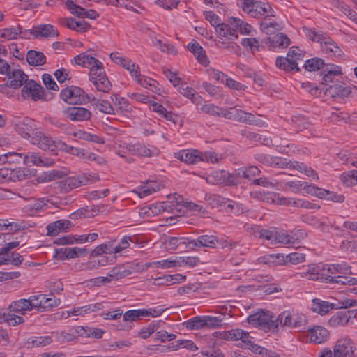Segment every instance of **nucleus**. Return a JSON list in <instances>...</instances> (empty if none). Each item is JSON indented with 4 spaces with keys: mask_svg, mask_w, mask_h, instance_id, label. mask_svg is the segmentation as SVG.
<instances>
[{
    "mask_svg": "<svg viewBox=\"0 0 357 357\" xmlns=\"http://www.w3.org/2000/svg\"><path fill=\"white\" fill-rule=\"evenodd\" d=\"M176 158L188 164H197L202 160V153L197 150H182L176 153Z\"/></svg>",
    "mask_w": 357,
    "mask_h": 357,
    "instance_id": "32",
    "label": "nucleus"
},
{
    "mask_svg": "<svg viewBox=\"0 0 357 357\" xmlns=\"http://www.w3.org/2000/svg\"><path fill=\"white\" fill-rule=\"evenodd\" d=\"M151 266H153L158 268H160L162 269H168L178 267V256L170 257L160 261L146 263L144 266H143L142 270H146L148 268Z\"/></svg>",
    "mask_w": 357,
    "mask_h": 357,
    "instance_id": "34",
    "label": "nucleus"
},
{
    "mask_svg": "<svg viewBox=\"0 0 357 357\" xmlns=\"http://www.w3.org/2000/svg\"><path fill=\"white\" fill-rule=\"evenodd\" d=\"M252 30V26L241 19L230 17L226 22H223L216 27L217 41L218 44H226L227 40L238 39V33L250 34Z\"/></svg>",
    "mask_w": 357,
    "mask_h": 357,
    "instance_id": "2",
    "label": "nucleus"
},
{
    "mask_svg": "<svg viewBox=\"0 0 357 357\" xmlns=\"http://www.w3.org/2000/svg\"><path fill=\"white\" fill-rule=\"evenodd\" d=\"M188 50L193 53L197 61L203 66H206L209 63V60L206 55L203 47L197 42L190 43L188 45Z\"/></svg>",
    "mask_w": 357,
    "mask_h": 357,
    "instance_id": "37",
    "label": "nucleus"
},
{
    "mask_svg": "<svg viewBox=\"0 0 357 357\" xmlns=\"http://www.w3.org/2000/svg\"><path fill=\"white\" fill-rule=\"evenodd\" d=\"M53 342L52 337L50 335L34 337L29 341V344L32 347H45Z\"/></svg>",
    "mask_w": 357,
    "mask_h": 357,
    "instance_id": "60",
    "label": "nucleus"
},
{
    "mask_svg": "<svg viewBox=\"0 0 357 357\" xmlns=\"http://www.w3.org/2000/svg\"><path fill=\"white\" fill-rule=\"evenodd\" d=\"M8 310L10 314H12L11 312H16L24 314L26 312L31 311V307L28 299H20L12 302L8 306Z\"/></svg>",
    "mask_w": 357,
    "mask_h": 357,
    "instance_id": "40",
    "label": "nucleus"
},
{
    "mask_svg": "<svg viewBox=\"0 0 357 357\" xmlns=\"http://www.w3.org/2000/svg\"><path fill=\"white\" fill-rule=\"evenodd\" d=\"M300 241V238L297 234L290 235L287 234V231L280 230L275 231V243L274 245L277 244H282L286 245H294L298 243Z\"/></svg>",
    "mask_w": 357,
    "mask_h": 357,
    "instance_id": "33",
    "label": "nucleus"
},
{
    "mask_svg": "<svg viewBox=\"0 0 357 357\" xmlns=\"http://www.w3.org/2000/svg\"><path fill=\"white\" fill-rule=\"evenodd\" d=\"M178 267L192 268L200 263V259L197 256H178Z\"/></svg>",
    "mask_w": 357,
    "mask_h": 357,
    "instance_id": "52",
    "label": "nucleus"
},
{
    "mask_svg": "<svg viewBox=\"0 0 357 357\" xmlns=\"http://www.w3.org/2000/svg\"><path fill=\"white\" fill-rule=\"evenodd\" d=\"M66 6L73 15H76L79 17L95 20L99 17V14L96 10H85L81 6L75 4L71 0L66 1Z\"/></svg>",
    "mask_w": 357,
    "mask_h": 357,
    "instance_id": "18",
    "label": "nucleus"
},
{
    "mask_svg": "<svg viewBox=\"0 0 357 357\" xmlns=\"http://www.w3.org/2000/svg\"><path fill=\"white\" fill-rule=\"evenodd\" d=\"M321 282L337 283L345 285H357V278L347 277L344 275L351 274V268L346 264H320Z\"/></svg>",
    "mask_w": 357,
    "mask_h": 357,
    "instance_id": "3",
    "label": "nucleus"
},
{
    "mask_svg": "<svg viewBox=\"0 0 357 357\" xmlns=\"http://www.w3.org/2000/svg\"><path fill=\"white\" fill-rule=\"evenodd\" d=\"M66 118L74 121H86L90 119L91 113L84 107H71L64 111Z\"/></svg>",
    "mask_w": 357,
    "mask_h": 357,
    "instance_id": "23",
    "label": "nucleus"
},
{
    "mask_svg": "<svg viewBox=\"0 0 357 357\" xmlns=\"http://www.w3.org/2000/svg\"><path fill=\"white\" fill-rule=\"evenodd\" d=\"M74 61L77 65L90 69L91 73L96 75L98 72H102V63L87 52L82 53L74 57Z\"/></svg>",
    "mask_w": 357,
    "mask_h": 357,
    "instance_id": "13",
    "label": "nucleus"
},
{
    "mask_svg": "<svg viewBox=\"0 0 357 357\" xmlns=\"http://www.w3.org/2000/svg\"><path fill=\"white\" fill-rule=\"evenodd\" d=\"M303 190L312 196L317 197L319 199H324V195L327 194V190L318 188L313 184L304 182Z\"/></svg>",
    "mask_w": 357,
    "mask_h": 357,
    "instance_id": "51",
    "label": "nucleus"
},
{
    "mask_svg": "<svg viewBox=\"0 0 357 357\" xmlns=\"http://www.w3.org/2000/svg\"><path fill=\"white\" fill-rule=\"evenodd\" d=\"M63 254L65 255V259H70L85 257L89 254V250L86 248H67L64 249Z\"/></svg>",
    "mask_w": 357,
    "mask_h": 357,
    "instance_id": "44",
    "label": "nucleus"
},
{
    "mask_svg": "<svg viewBox=\"0 0 357 357\" xmlns=\"http://www.w3.org/2000/svg\"><path fill=\"white\" fill-rule=\"evenodd\" d=\"M331 307L329 302L319 298H314L312 301V310L321 315L328 314L331 310Z\"/></svg>",
    "mask_w": 357,
    "mask_h": 357,
    "instance_id": "42",
    "label": "nucleus"
},
{
    "mask_svg": "<svg viewBox=\"0 0 357 357\" xmlns=\"http://www.w3.org/2000/svg\"><path fill=\"white\" fill-rule=\"evenodd\" d=\"M6 75L10 79L9 86L13 89L22 86L28 79V76L18 68H10L9 73Z\"/></svg>",
    "mask_w": 357,
    "mask_h": 357,
    "instance_id": "25",
    "label": "nucleus"
},
{
    "mask_svg": "<svg viewBox=\"0 0 357 357\" xmlns=\"http://www.w3.org/2000/svg\"><path fill=\"white\" fill-rule=\"evenodd\" d=\"M84 178L83 176H71L68 177L59 183L60 188L65 192L71 190L74 188L82 186V183H84L83 181Z\"/></svg>",
    "mask_w": 357,
    "mask_h": 357,
    "instance_id": "39",
    "label": "nucleus"
},
{
    "mask_svg": "<svg viewBox=\"0 0 357 357\" xmlns=\"http://www.w3.org/2000/svg\"><path fill=\"white\" fill-rule=\"evenodd\" d=\"M65 175V173L61 171L52 170L49 172L45 173L37 178L38 183H45L51 181L62 178Z\"/></svg>",
    "mask_w": 357,
    "mask_h": 357,
    "instance_id": "57",
    "label": "nucleus"
},
{
    "mask_svg": "<svg viewBox=\"0 0 357 357\" xmlns=\"http://www.w3.org/2000/svg\"><path fill=\"white\" fill-rule=\"evenodd\" d=\"M273 16L266 15L260 22L261 31L266 35L275 34L277 31L282 29L281 24L277 22Z\"/></svg>",
    "mask_w": 357,
    "mask_h": 357,
    "instance_id": "20",
    "label": "nucleus"
},
{
    "mask_svg": "<svg viewBox=\"0 0 357 357\" xmlns=\"http://www.w3.org/2000/svg\"><path fill=\"white\" fill-rule=\"evenodd\" d=\"M24 321L23 317L15 314L0 312V324L7 323L9 326H15Z\"/></svg>",
    "mask_w": 357,
    "mask_h": 357,
    "instance_id": "46",
    "label": "nucleus"
},
{
    "mask_svg": "<svg viewBox=\"0 0 357 357\" xmlns=\"http://www.w3.org/2000/svg\"><path fill=\"white\" fill-rule=\"evenodd\" d=\"M89 101H91L92 105L100 112L107 114H114V109L107 100L93 98L91 100L89 99Z\"/></svg>",
    "mask_w": 357,
    "mask_h": 357,
    "instance_id": "45",
    "label": "nucleus"
},
{
    "mask_svg": "<svg viewBox=\"0 0 357 357\" xmlns=\"http://www.w3.org/2000/svg\"><path fill=\"white\" fill-rule=\"evenodd\" d=\"M19 245L20 243L18 241H13L6 243L3 248L0 249V266L10 264L13 266H19L22 263L24 259L18 252H11V257H13L11 261H9L5 257L8 255V252L10 250L17 248Z\"/></svg>",
    "mask_w": 357,
    "mask_h": 357,
    "instance_id": "14",
    "label": "nucleus"
},
{
    "mask_svg": "<svg viewBox=\"0 0 357 357\" xmlns=\"http://www.w3.org/2000/svg\"><path fill=\"white\" fill-rule=\"evenodd\" d=\"M326 93L333 98H344L347 97L351 93V87L345 84L338 82L333 85H330L326 89Z\"/></svg>",
    "mask_w": 357,
    "mask_h": 357,
    "instance_id": "27",
    "label": "nucleus"
},
{
    "mask_svg": "<svg viewBox=\"0 0 357 357\" xmlns=\"http://www.w3.org/2000/svg\"><path fill=\"white\" fill-rule=\"evenodd\" d=\"M240 1L242 10L252 17L264 18L266 15H274V10L268 3L255 0H240Z\"/></svg>",
    "mask_w": 357,
    "mask_h": 357,
    "instance_id": "7",
    "label": "nucleus"
},
{
    "mask_svg": "<svg viewBox=\"0 0 357 357\" xmlns=\"http://www.w3.org/2000/svg\"><path fill=\"white\" fill-rule=\"evenodd\" d=\"M103 70L96 73V75L93 73L89 74V79L94 84L96 89L103 93H107L111 89V84L108 79L102 75Z\"/></svg>",
    "mask_w": 357,
    "mask_h": 357,
    "instance_id": "26",
    "label": "nucleus"
},
{
    "mask_svg": "<svg viewBox=\"0 0 357 357\" xmlns=\"http://www.w3.org/2000/svg\"><path fill=\"white\" fill-rule=\"evenodd\" d=\"M303 190L312 196L317 197L319 199H324V195L327 194V190L318 188L313 184L304 182Z\"/></svg>",
    "mask_w": 357,
    "mask_h": 357,
    "instance_id": "50",
    "label": "nucleus"
},
{
    "mask_svg": "<svg viewBox=\"0 0 357 357\" xmlns=\"http://www.w3.org/2000/svg\"><path fill=\"white\" fill-rule=\"evenodd\" d=\"M320 44L322 51L326 54L333 53L334 54H340L341 52L335 42L326 35L321 40Z\"/></svg>",
    "mask_w": 357,
    "mask_h": 357,
    "instance_id": "41",
    "label": "nucleus"
},
{
    "mask_svg": "<svg viewBox=\"0 0 357 357\" xmlns=\"http://www.w3.org/2000/svg\"><path fill=\"white\" fill-rule=\"evenodd\" d=\"M198 243L200 248L206 247L209 248H215L219 245L221 248L227 247L229 243L227 240L218 239L213 235H202L198 237ZM231 245V244H230Z\"/></svg>",
    "mask_w": 357,
    "mask_h": 357,
    "instance_id": "22",
    "label": "nucleus"
},
{
    "mask_svg": "<svg viewBox=\"0 0 357 357\" xmlns=\"http://www.w3.org/2000/svg\"><path fill=\"white\" fill-rule=\"evenodd\" d=\"M206 181L211 184H223L225 185H235L238 183L237 176L225 170L213 172L206 178Z\"/></svg>",
    "mask_w": 357,
    "mask_h": 357,
    "instance_id": "12",
    "label": "nucleus"
},
{
    "mask_svg": "<svg viewBox=\"0 0 357 357\" xmlns=\"http://www.w3.org/2000/svg\"><path fill=\"white\" fill-rule=\"evenodd\" d=\"M183 324L189 330H199L204 328L203 317H196L187 321Z\"/></svg>",
    "mask_w": 357,
    "mask_h": 357,
    "instance_id": "61",
    "label": "nucleus"
},
{
    "mask_svg": "<svg viewBox=\"0 0 357 357\" xmlns=\"http://www.w3.org/2000/svg\"><path fill=\"white\" fill-rule=\"evenodd\" d=\"M310 339L312 342L321 344L327 341L329 337L328 331L324 327L317 326L308 329Z\"/></svg>",
    "mask_w": 357,
    "mask_h": 357,
    "instance_id": "28",
    "label": "nucleus"
},
{
    "mask_svg": "<svg viewBox=\"0 0 357 357\" xmlns=\"http://www.w3.org/2000/svg\"><path fill=\"white\" fill-rule=\"evenodd\" d=\"M225 118L239 122L250 123L254 121V116L250 113L236 108L226 109Z\"/></svg>",
    "mask_w": 357,
    "mask_h": 357,
    "instance_id": "24",
    "label": "nucleus"
},
{
    "mask_svg": "<svg viewBox=\"0 0 357 357\" xmlns=\"http://www.w3.org/2000/svg\"><path fill=\"white\" fill-rule=\"evenodd\" d=\"M31 34L35 37H57L59 32L54 26L51 24H43L33 27L30 31Z\"/></svg>",
    "mask_w": 357,
    "mask_h": 357,
    "instance_id": "30",
    "label": "nucleus"
},
{
    "mask_svg": "<svg viewBox=\"0 0 357 357\" xmlns=\"http://www.w3.org/2000/svg\"><path fill=\"white\" fill-rule=\"evenodd\" d=\"M248 321L255 327L274 330L277 328L275 318L272 313L265 310H258L248 317Z\"/></svg>",
    "mask_w": 357,
    "mask_h": 357,
    "instance_id": "8",
    "label": "nucleus"
},
{
    "mask_svg": "<svg viewBox=\"0 0 357 357\" xmlns=\"http://www.w3.org/2000/svg\"><path fill=\"white\" fill-rule=\"evenodd\" d=\"M333 4L345 13L349 18L357 25V13L354 10H351L347 5L340 2L339 0H335Z\"/></svg>",
    "mask_w": 357,
    "mask_h": 357,
    "instance_id": "55",
    "label": "nucleus"
},
{
    "mask_svg": "<svg viewBox=\"0 0 357 357\" xmlns=\"http://www.w3.org/2000/svg\"><path fill=\"white\" fill-rule=\"evenodd\" d=\"M8 157L23 158L24 165L28 166L35 165L38 167H51L55 163L51 158H43L36 153H28L22 155L15 152L8 153Z\"/></svg>",
    "mask_w": 357,
    "mask_h": 357,
    "instance_id": "11",
    "label": "nucleus"
},
{
    "mask_svg": "<svg viewBox=\"0 0 357 357\" xmlns=\"http://www.w3.org/2000/svg\"><path fill=\"white\" fill-rule=\"evenodd\" d=\"M21 32L22 27L20 26L0 29V42L16 39ZM2 50L5 51V49L0 45V52Z\"/></svg>",
    "mask_w": 357,
    "mask_h": 357,
    "instance_id": "35",
    "label": "nucleus"
},
{
    "mask_svg": "<svg viewBox=\"0 0 357 357\" xmlns=\"http://www.w3.org/2000/svg\"><path fill=\"white\" fill-rule=\"evenodd\" d=\"M146 312H143V309L128 310L123 314V320L125 321H135L142 317H145Z\"/></svg>",
    "mask_w": 357,
    "mask_h": 357,
    "instance_id": "56",
    "label": "nucleus"
},
{
    "mask_svg": "<svg viewBox=\"0 0 357 357\" xmlns=\"http://www.w3.org/2000/svg\"><path fill=\"white\" fill-rule=\"evenodd\" d=\"M260 173V170L255 166H250L248 167H243L238 169L235 174L237 176V181L241 177H243L246 179L251 180L252 178L258 176Z\"/></svg>",
    "mask_w": 357,
    "mask_h": 357,
    "instance_id": "43",
    "label": "nucleus"
},
{
    "mask_svg": "<svg viewBox=\"0 0 357 357\" xmlns=\"http://www.w3.org/2000/svg\"><path fill=\"white\" fill-rule=\"evenodd\" d=\"M72 222L67 220H59L50 223L47 226V235L56 236L61 232H68L72 227Z\"/></svg>",
    "mask_w": 357,
    "mask_h": 357,
    "instance_id": "21",
    "label": "nucleus"
},
{
    "mask_svg": "<svg viewBox=\"0 0 357 357\" xmlns=\"http://www.w3.org/2000/svg\"><path fill=\"white\" fill-rule=\"evenodd\" d=\"M303 190L312 196L317 197L319 199H324V195L327 194V190L318 188L313 184L304 182Z\"/></svg>",
    "mask_w": 357,
    "mask_h": 357,
    "instance_id": "49",
    "label": "nucleus"
},
{
    "mask_svg": "<svg viewBox=\"0 0 357 357\" xmlns=\"http://www.w3.org/2000/svg\"><path fill=\"white\" fill-rule=\"evenodd\" d=\"M34 123L31 119H25L13 123V128L23 138L31 141L33 133L37 130L34 128Z\"/></svg>",
    "mask_w": 357,
    "mask_h": 357,
    "instance_id": "17",
    "label": "nucleus"
},
{
    "mask_svg": "<svg viewBox=\"0 0 357 357\" xmlns=\"http://www.w3.org/2000/svg\"><path fill=\"white\" fill-rule=\"evenodd\" d=\"M22 96L24 98L34 101L40 100L43 96V88L33 81L26 82L22 89Z\"/></svg>",
    "mask_w": 357,
    "mask_h": 357,
    "instance_id": "16",
    "label": "nucleus"
},
{
    "mask_svg": "<svg viewBox=\"0 0 357 357\" xmlns=\"http://www.w3.org/2000/svg\"><path fill=\"white\" fill-rule=\"evenodd\" d=\"M60 96L63 101L71 105L82 104L89 100L81 88L73 86L63 89Z\"/></svg>",
    "mask_w": 357,
    "mask_h": 357,
    "instance_id": "10",
    "label": "nucleus"
},
{
    "mask_svg": "<svg viewBox=\"0 0 357 357\" xmlns=\"http://www.w3.org/2000/svg\"><path fill=\"white\" fill-rule=\"evenodd\" d=\"M275 321L277 328L282 326L300 331L305 328L307 320L303 314L284 311L275 318Z\"/></svg>",
    "mask_w": 357,
    "mask_h": 357,
    "instance_id": "6",
    "label": "nucleus"
},
{
    "mask_svg": "<svg viewBox=\"0 0 357 357\" xmlns=\"http://www.w3.org/2000/svg\"><path fill=\"white\" fill-rule=\"evenodd\" d=\"M33 144L37 145L40 149L54 151L56 149H59V143L62 142L61 141H54L50 137L45 135L40 130H36L31 137V141Z\"/></svg>",
    "mask_w": 357,
    "mask_h": 357,
    "instance_id": "15",
    "label": "nucleus"
},
{
    "mask_svg": "<svg viewBox=\"0 0 357 357\" xmlns=\"http://www.w3.org/2000/svg\"><path fill=\"white\" fill-rule=\"evenodd\" d=\"M266 43L268 44L269 50H273L275 48H287L290 45V39L283 33H278L273 37L267 38Z\"/></svg>",
    "mask_w": 357,
    "mask_h": 357,
    "instance_id": "29",
    "label": "nucleus"
},
{
    "mask_svg": "<svg viewBox=\"0 0 357 357\" xmlns=\"http://www.w3.org/2000/svg\"><path fill=\"white\" fill-rule=\"evenodd\" d=\"M200 106V109L206 114L225 117L226 109L218 107L213 104H202Z\"/></svg>",
    "mask_w": 357,
    "mask_h": 357,
    "instance_id": "48",
    "label": "nucleus"
},
{
    "mask_svg": "<svg viewBox=\"0 0 357 357\" xmlns=\"http://www.w3.org/2000/svg\"><path fill=\"white\" fill-rule=\"evenodd\" d=\"M260 161L272 167L296 169L300 172L304 173L308 176H312L317 180L319 179L317 172L302 162L288 161L287 160L282 158H273L270 155H261Z\"/></svg>",
    "mask_w": 357,
    "mask_h": 357,
    "instance_id": "4",
    "label": "nucleus"
},
{
    "mask_svg": "<svg viewBox=\"0 0 357 357\" xmlns=\"http://www.w3.org/2000/svg\"><path fill=\"white\" fill-rule=\"evenodd\" d=\"M60 23L68 29L79 32H85L89 29V25L85 21H75L71 17L61 18Z\"/></svg>",
    "mask_w": 357,
    "mask_h": 357,
    "instance_id": "36",
    "label": "nucleus"
},
{
    "mask_svg": "<svg viewBox=\"0 0 357 357\" xmlns=\"http://www.w3.org/2000/svg\"><path fill=\"white\" fill-rule=\"evenodd\" d=\"M301 271L297 273L302 278H306L313 281H320L321 279L327 280V278L321 277L320 264H312L300 268Z\"/></svg>",
    "mask_w": 357,
    "mask_h": 357,
    "instance_id": "19",
    "label": "nucleus"
},
{
    "mask_svg": "<svg viewBox=\"0 0 357 357\" xmlns=\"http://www.w3.org/2000/svg\"><path fill=\"white\" fill-rule=\"evenodd\" d=\"M340 179L345 186H353L357 183V171L353 170L344 172L340 174Z\"/></svg>",
    "mask_w": 357,
    "mask_h": 357,
    "instance_id": "53",
    "label": "nucleus"
},
{
    "mask_svg": "<svg viewBox=\"0 0 357 357\" xmlns=\"http://www.w3.org/2000/svg\"><path fill=\"white\" fill-rule=\"evenodd\" d=\"M186 238L170 237L166 240L165 244L166 248L169 250H175L178 248L179 245L186 243Z\"/></svg>",
    "mask_w": 357,
    "mask_h": 357,
    "instance_id": "63",
    "label": "nucleus"
},
{
    "mask_svg": "<svg viewBox=\"0 0 357 357\" xmlns=\"http://www.w3.org/2000/svg\"><path fill=\"white\" fill-rule=\"evenodd\" d=\"M109 57L111 60L117 65L121 66L123 68L126 69L128 65L130 62V59L123 56L119 52H112L110 54Z\"/></svg>",
    "mask_w": 357,
    "mask_h": 357,
    "instance_id": "64",
    "label": "nucleus"
},
{
    "mask_svg": "<svg viewBox=\"0 0 357 357\" xmlns=\"http://www.w3.org/2000/svg\"><path fill=\"white\" fill-rule=\"evenodd\" d=\"M324 66V61L321 59L313 58L305 61L304 67L308 71H315Z\"/></svg>",
    "mask_w": 357,
    "mask_h": 357,
    "instance_id": "62",
    "label": "nucleus"
},
{
    "mask_svg": "<svg viewBox=\"0 0 357 357\" xmlns=\"http://www.w3.org/2000/svg\"><path fill=\"white\" fill-rule=\"evenodd\" d=\"M152 217L160 215L163 212L175 213L183 215L188 210L201 212L202 207L190 202H185L182 196L178 194L169 195L167 200L151 204Z\"/></svg>",
    "mask_w": 357,
    "mask_h": 357,
    "instance_id": "1",
    "label": "nucleus"
},
{
    "mask_svg": "<svg viewBox=\"0 0 357 357\" xmlns=\"http://www.w3.org/2000/svg\"><path fill=\"white\" fill-rule=\"evenodd\" d=\"M356 351L354 342L349 337H342L335 342L333 351L325 349L319 357H357Z\"/></svg>",
    "mask_w": 357,
    "mask_h": 357,
    "instance_id": "5",
    "label": "nucleus"
},
{
    "mask_svg": "<svg viewBox=\"0 0 357 357\" xmlns=\"http://www.w3.org/2000/svg\"><path fill=\"white\" fill-rule=\"evenodd\" d=\"M179 91L182 95L190 99L197 107L202 105L203 99L194 89L186 86L185 84H181Z\"/></svg>",
    "mask_w": 357,
    "mask_h": 357,
    "instance_id": "38",
    "label": "nucleus"
},
{
    "mask_svg": "<svg viewBox=\"0 0 357 357\" xmlns=\"http://www.w3.org/2000/svg\"><path fill=\"white\" fill-rule=\"evenodd\" d=\"M164 188V185L157 181H146L139 189V191H132L137 194L140 197L151 195V194L160 190Z\"/></svg>",
    "mask_w": 357,
    "mask_h": 357,
    "instance_id": "31",
    "label": "nucleus"
},
{
    "mask_svg": "<svg viewBox=\"0 0 357 357\" xmlns=\"http://www.w3.org/2000/svg\"><path fill=\"white\" fill-rule=\"evenodd\" d=\"M292 56H298L297 59H303L304 53L297 47H292L288 52L287 56H279L276 59V66L280 70H284L287 73L294 71L298 72L300 68L296 66V63H294L291 59Z\"/></svg>",
    "mask_w": 357,
    "mask_h": 357,
    "instance_id": "9",
    "label": "nucleus"
},
{
    "mask_svg": "<svg viewBox=\"0 0 357 357\" xmlns=\"http://www.w3.org/2000/svg\"><path fill=\"white\" fill-rule=\"evenodd\" d=\"M58 146L59 149L64 151L78 158L83 159V158L84 157L85 151L82 149L68 146L63 142H59Z\"/></svg>",
    "mask_w": 357,
    "mask_h": 357,
    "instance_id": "58",
    "label": "nucleus"
},
{
    "mask_svg": "<svg viewBox=\"0 0 357 357\" xmlns=\"http://www.w3.org/2000/svg\"><path fill=\"white\" fill-rule=\"evenodd\" d=\"M26 60L30 65L41 66L45 63V56L42 52L31 50L27 53Z\"/></svg>",
    "mask_w": 357,
    "mask_h": 357,
    "instance_id": "47",
    "label": "nucleus"
},
{
    "mask_svg": "<svg viewBox=\"0 0 357 357\" xmlns=\"http://www.w3.org/2000/svg\"><path fill=\"white\" fill-rule=\"evenodd\" d=\"M131 274V271L121 266L114 267L108 273V276L112 281L119 280L126 276Z\"/></svg>",
    "mask_w": 357,
    "mask_h": 357,
    "instance_id": "54",
    "label": "nucleus"
},
{
    "mask_svg": "<svg viewBox=\"0 0 357 357\" xmlns=\"http://www.w3.org/2000/svg\"><path fill=\"white\" fill-rule=\"evenodd\" d=\"M153 43L163 52L172 55H176L177 54V50L173 45L163 43L160 39H154Z\"/></svg>",
    "mask_w": 357,
    "mask_h": 357,
    "instance_id": "59",
    "label": "nucleus"
}]
</instances>
